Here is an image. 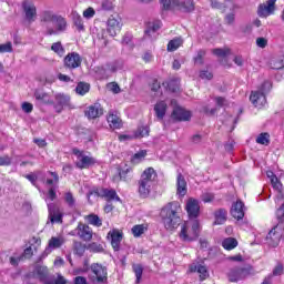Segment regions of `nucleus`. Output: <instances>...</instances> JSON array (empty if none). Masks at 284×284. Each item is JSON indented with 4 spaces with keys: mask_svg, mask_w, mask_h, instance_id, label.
Returning a JSON list of instances; mask_svg holds the SVG:
<instances>
[{
    "mask_svg": "<svg viewBox=\"0 0 284 284\" xmlns=\"http://www.w3.org/2000/svg\"><path fill=\"white\" fill-rule=\"evenodd\" d=\"M160 217L165 230H176L181 223V203L176 201L169 202L161 209Z\"/></svg>",
    "mask_w": 284,
    "mask_h": 284,
    "instance_id": "nucleus-1",
    "label": "nucleus"
},
{
    "mask_svg": "<svg viewBox=\"0 0 284 284\" xmlns=\"http://www.w3.org/2000/svg\"><path fill=\"white\" fill-rule=\"evenodd\" d=\"M156 181V171L153 168H148L143 171L140 180L138 181V192L141 199H148L152 187H154V182Z\"/></svg>",
    "mask_w": 284,
    "mask_h": 284,
    "instance_id": "nucleus-2",
    "label": "nucleus"
},
{
    "mask_svg": "<svg viewBox=\"0 0 284 284\" xmlns=\"http://www.w3.org/2000/svg\"><path fill=\"white\" fill-rule=\"evenodd\" d=\"M199 234H201V223L199 220H190L182 225L180 239L187 243H192V241L199 239Z\"/></svg>",
    "mask_w": 284,
    "mask_h": 284,
    "instance_id": "nucleus-3",
    "label": "nucleus"
},
{
    "mask_svg": "<svg viewBox=\"0 0 284 284\" xmlns=\"http://www.w3.org/2000/svg\"><path fill=\"white\" fill-rule=\"evenodd\" d=\"M254 274H256L254 267L247 264L242 267L231 268L227 277L230 283H239V281H245V278H247L248 276H254Z\"/></svg>",
    "mask_w": 284,
    "mask_h": 284,
    "instance_id": "nucleus-4",
    "label": "nucleus"
},
{
    "mask_svg": "<svg viewBox=\"0 0 284 284\" xmlns=\"http://www.w3.org/2000/svg\"><path fill=\"white\" fill-rule=\"evenodd\" d=\"M272 90V82L265 81L260 91H253L250 97V101L253 103L255 108H263L265 103H267V99L265 98V94Z\"/></svg>",
    "mask_w": 284,
    "mask_h": 284,
    "instance_id": "nucleus-5",
    "label": "nucleus"
},
{
    "mask_svg": "<svg viewBox=\"0 0 284 284\" xmlns=\"http://www.w3.org/2000/svg\"><path fill=\"white\" fill-rule=\"evenodd\" d=\"M91 274L89 275V280L91 283H108V267L94 263L90 266Z\"/></svg>",
    "mask_w": 284,
    "mask_h": 284,
    "instance_id": "nucleus-6",
    "label": "nucleus"
},
{
    "mask_svg": "<svg viewBox=\"0 0 284 284\" xmlns=\"http://www.w3.org/2000/svg\"><path fill=\"white\" fill-rule=\"evenodd\" d=\"M72 152L75 156H78L75 165L79 168V170H88L89 168H92V165H97V159L85 155L83 151L73 149Z\"/></svg>",
    "mask_w": 284,
    "mask_h": 284,
    "instance_id": "nucleus-7",
    "label": "nucleus"
},
{
    "mask_svg": "<svg viewBox=\"0 0 284 284\" xmlns=\"http://www.w3.org/2000/svg\"><path fill=\"white\" fill-rule=\"evenodd\" d=\"M52 23L55 28L47 27L45 34L48 37H52V34H60V32H65L68 29V21H65V18L61 16L55 17V20H53Z\"/></svg>",
    "mask_w": 284,
    "mask_h": 284,
    "instance_id": "nucleus-8",
    "label": "nucleus"
},
{
    "mask_svg": "<svg viewBox=\"0 0 284 284\" xmlns=\"http://www.w3.org/2000/svg\"><path fill=\"white\" fill-rule=\"evenodd\" d=\"M185 210L187 212L190 221H197L199 214H201V205L197 200L190 197L186 201Z\"/></svg>",
    "mask_w": 284,
    "mask_h": 284,
    "instance_id": "nucleus-9",
    "label": "nucleus"
},
{
    "mask_svg": "<svg viewBox=\"0 0 284 284\" xmlns=\"http://www.w3.org/2000/svg\"><path fill=\"white\" fill-rule=\"evenodd\" d=\"M82 62L83 59H81V55L77 52L68 53L63 60L64 68H68L69 70H77V68H81Z\"/></svg>",
    "mask_w": 284,
    "mask_h": 284,
    "instance_id": "nucleus-10",
    "label": "nucleus"
},
{
    "mask_svg": "<svg viewBox=\"0 0 284 284\" xmlns=\"http://www.w3.org/2000/svg\"><path fill=\"white\" fill-rule=\"evenodd\" d=\"M22 10L29 23L37 21V7L34 6L33 1H30V0L22 1Z\"/></svg>",
    "mask_w": 284,
    "mask_h": 284,
    "instance_id": "nucleus-11",
    "label": "nucleus"
},
{
    "mask_svg": "<svg viewBox=\"0 0 284 284\" xmlns=\"http://www.w3.org/2000/svg\"><path fill=\"white\" fill-rule=\"evenodd\" d=\"M55 103L53 105L55 112L61 114L63 112V108H70V97L63 93H58L54 95Z\"/></svg>",
    "mask_w": 284,
    "mask_h": 284,
    "instance_id": "nucleus-12",
    "label": "nucleus"
},
{
    "mask_svg": "<svg viewBox=\"0 0 284 284\" xmlns=\"http://www.w3.org/2000/svg\"><path fill=\"white\" fill-rule=\"evenodd\" d=\"M276 0H267L265 3L258 6L257 14L262 18H267L270 14H274Z\"/></svg>",
    "mask_w": 284,
    "mask_h": 284,
    "instance_id": "nucleus-13",
    "label": "nucleus"
},
{
    "mask_svg": "<svg viewBox=\"0 0 284 284\" xmlns=\"http://www.w3.org/2000/svg\"><path fill=\"white\" fill-rule=\"evenodd\" d=\"M171 119H173V121H190L192 113L181 106H175L171 113Z\"/></svg>",
    "mask_w": 284,
    "mask_h": 284,
    "instance_id": "nucleus-14",
    "label": "nucleus"
},
{
    "mask_svg": "<svg viewBox=\"0 0 284 284\" xmlns=\"http://www.w3.org/2000/svg\"><path fill=\"white\" fill-rule=\"evenodd\" d=\"M173 7L181 12H194V0H173Z\"/></svg>",
    "mask_w": 284,
    "mask_h": 284,
    "instance_id": "nucleus-15",
    "label": "nucleus"
},
{
    "mask_svg": "<svg viewBox=\"0 0 284 284\" xmlns=\"http://www.w3.org/2000/svg\"><path fill=\"white\" fill-rule=\"evenodd\" d=\"M48 210L49 221H51V223H63V214L54 203L48 204Z\"/></svg>",
    "mask_w": 284,
    "mask_h": 284,
    "instance_id": "nucleus-16",
    "label": "nucleus"
},
{
    "mask_svg": "<svg viewBox=\"0 0 284 284\" xmlns=\"http://www.w3.org/2000/svg\"><path fill=\"white\" fill-rule=\"evenodd\" d=\"M106 121L112 130H121L123 128V120L115 111H110Z\"/></svg>",
    "mask_w": 284,
    "mask_h": 284,
    "instance_id": "nucleus-17",
    "label": "nucleus"
},
{
    "mask_svg": "<svg viewBox=\"0 0 284 284\" xmlns=\"http://www.w3.org/2000/svg\"><path fill=\"white\" fill-rule=\"evenodd\" d=\"M231 215L233 219H236V221H242L245 216V204H243V201L239 200L232 205Z\"/></svg>",
    "mask_w": 284,
    "mask_h": 284,
    "instance_id": "nucleus-18",
    "label": "nucleus"
},
{
    "mask_svg": "<svg viewBox=\"0 0 284 284\" xmlns=\"http://www.w3.org/2000/svg\"><path fill=\"white\" fill-rule=\"evenodd\" d=\"M78 236L81 241H92L93 232L92 229L88 226V224L79 223L78 224Z\"/></svg>",
    "mask_w": 284,
    "mask_h": 284,
    "instance_id": "nucleus-19",
    "label": "nucleus"
},
{
    "mask_svg": "<svg viewBox=\"0 0 284 284\" xmlns=\"http://www.w3.org/2000/svg\"><path fill=\"white\" fill-rule=\"evenodd\" d=\"M106 26H108L106 30L111 37H116V33L121 32V21L114 18V16H111L108 19Z\"/></svg>",
    "mask_w": 284,
    "mask_h": 284,
    "instance_id": "nucleus-20",
    "label": "nucleus"
},
{
    "mask_svg": "<svg viewBox=\"0 0 284 284\" xmlns=\"http://www.w3.org/2000/svg\"><path fill=\"white\" fill-rule=\"evenodd\" d=\"M98 196L105 199V201H121L114 189H100L97 192Z\"/></svg>",
    "mask_w": 284,
    "mask_h": 284,
    "instance_id": "nucleus-21",
    "label": "nucleus"
},
{
    "mask_svg": "<svg viewBox=\"0 0 284 284\" xmlns=\"http://www.w3.org/2000/svg\"><path fill=\"white\" fill-rule=\"evenodd\" d=\"M108 236H111V245L114 252H119L121 250V241H123V233L113 230L109 232Z\"/></svg>",
    "mask_w": 284,
    "mask_h": 284,
    "instance_id": "nucleus-22",
    "label": "nucleus"
},
{
    "mask_svg": "<svg viewBox=\"0 0 284 284\" xmlns=\"http://www.w3.org/2000/svg\"><path fill=\"white\" fill-rule=\"evenodd\" d=\"M283 236V229L278 227V224L275 225L267 234L266 239L267 241H272L273 245H278L281 242V239Z\"/></svg>",
    "mask_w": 284,
    "mask_h": 284,
    "instance_id": "nucleus-23",
    "label": "nucleus"
},
{
    "mask_svg": "<svg viewBox=\"0 0 284 284\" xmlns=\"http://www.w3.org/2000/svg\"><path fill=\"white\" fill-rule=\"evenodd\" d=\"M102 114L103 108L99 103H94L85 110V116H88V119H99Z\"/></svg>",
    "mask_w": 284,
    "mask_h": 284,
    "instance_id": "nucleus-24",
    "label": "nucleus"
},
{
    "mask_svg": "<svg viewBox=\"0 0 284 284\" xmlns=\"http://www.w3.org/2000/svg\"><path fill=\"white\" fill-rule=\"evenodd\" d=\"M176 194H179V196H185L187 194V182L181 173L178 174Z\"/></svg>",
    "mask_w": 284,
    "mask_h": 284,
    "instance_id": "nucleus-25",
    "label": "nucleus"
},
{
    "mask_svg": "<svg viewBox=\"0 0 284 284\" xmlns=\"http://www.w3.org/2000/svg\"><path fill=\"white\" fill-rule=\"evenodd\" d=\"M57 14L50 10L42 11L40 16V21L43 23V26L48 29L50 28V23H54V20L57 19Z\"/></svg>",
    "mask_w": 284,
    "mask_h": 284,
    "instance_id": "nucleus-26",
    "label": "nucleus"
},
{
    "mask_svg": "<svg viewBox=\"0 0 284 284\" xmlns=\"http://www.w3.org/2000/svg\"><path fill=\"white\" fill-rule=\"evenodd\" d=\"M190 272H197L200 274V281H205L210 276V272H207V266L203 264H192L190 266Z\"/></svg>",
    "mask_w": 284,
    "mask_h": 284,
    "instance_id": "nucleus-27",
    "label": "nucleus"
},
{
    "mask_svg": "<svg viewBox=\"0 0 284 284\" xmlns=\"http://www.w3.org/2000/svg\"><path fill=\"white\" fill-rule=\"evenodd\" d=\"M154 112L156 115L158 121H163L165 118V112H168V103L165 101H159L154 105Z\"/></svg>",
    "mask_w": 284,
    "mask_h": 284,
    "instance_id": "nucleus-28",
    "label": "nucleus"
},
{
    "mask_svg": "<svg viewBox=\"0 0 284 284\" xmlns=\"http://www.w3.org/2000/svg\"><path fill=\"white\" fill-rule=\"evenodd\" d=\"M34 98L37 101H40L41 103H44L45 105H54V101L50 99V94H48L43 90H36L34 91Z\"/></svg>",
    "mask_w": 284,
    "mask_h": 284,
    "instance_id": "nucleus-29",
    "label": "nucleus"
},
{
    "mask_svg": "<svg viewBox=\"0 0 284 284\" xmlns=\"http://www.w3.org/2000/svg\"><path fill=\"white\" fill-rule=\"evenodd\" d=\"M214 216V225H223L227 221V211L225 209H219L215 211Z\"/></svg>",
    "mask_w": 284,
    "mask_h": 284,
    "instance_id": "nucleus-30",
    "label": "nucleus"
},
{
    "mask_svg": "<svg viewBox=\"0 0 284 284\" xmlns=\"http://www.w3.org/2000/svg\"><path fill=\"white\" fill-rule=\"evenodd\" d=\"M131 232L135 239H139V236H142V234H145L148 232V226L144 224H136L131 229Z\"/></svg>",
    "mask_w": 284,
    "mask_h": 284,
    "instance_id": "nucleus-31",
    "label": "nucleus"
},
{
    "mask_svg": "<svg viewBox=\"0 0 284 284\" xmlns=\"http://www.w3.org/2000/svg\"><path fill=\"white\" fill-rule=\"evenodd\" d=\"M267 176L271 179V183L274 190H277L278 192H283V184L281 183V181H278V178L274 175L273 172L267 173Z\"/></svg>",
    "mask_w": 284,
    "mask_h": 284,
    "instance_id": "nucleus-32",
    "label": "nucleus"
},
{
    "mask_svg": "<svg viewBox=\"0 0 284 284\" xmlns=\"http://www.w3.org/2000/svg\"><path fill=\"white\" fill-rule=\"evenodd\" d=\"M181 45H183V40L181 38H175L168 43V51L174 52V51L179 50V48H181Z\"/></svg>",
    "mask_w": 284,
    "mask_h": 284,
    "instance_id": "nucleus-33",
    "label": "nucleus"
},
{
    "mask_svg": "<svg viewBox=\"0 0 284 284\" xmlns=\"http://www.w3.org/2000/svg\"><path fill=\"white\" fill-rule=\"evenodd\" d=\"M239 245V241H236V239L234 237H229V239H225L223 242H222V247H224V250H234V247H237Z\"/></svg>",
    "mask_w": 284,
    "mask_h": 284,
    "instance_id": "nucleus-34",
    "label": "nucleus"
},
{
    "mask_svg": "<svg viewBox=\"0 0 284 284\" xmlns=\"http://www.w3.org/2000/svg\"><path fill=\"white\" fill-rule=\"evenodd\" d=\"M73 252L78 256H83V254H85V244H83L80 241H74L73 242Z\"/></svg>",
    "mask_w": 284,
    "mask_h": 284,
    "instance_id": "nucleus-35",
    "label": "nucleus"
},
{
    "mask_svg": "<svg viewBox=\"0 0 284 284\" xmlns=\"http://www.w3.org/2000/svg\"><path fill=\"white\" fill-rule=\"evenodd\" d=\"M77 94H80L81 97L88 94L90 92V84L85 82H79L77 88H75Z\"/></svg>",
    "mask_w": 284,
    "mask_h": 284,
    "instance_id": "nucleus-36",
    "label": "nucleus"
},
{
    "mask_svg": "<svg viewBox=\"0 0 284 284\" xmlns=\"http://www.w3.org/2000/svg\"><path fill=\"white\" fill-rule=\"evenodd\" d=\"M87 221H88V223H90V225H94L95 227H101V225H103V222L97 214L88 215Z\"/></svg>",
    "mask_w": 284,
    "mask_h": 284,
    "instance_id": "nucleus-37",
    "label": "nucleus"
},
{
    "mask_svg": "<svg viewBox=\"0 0 284 284\" xmlns=\"http://www.w3.org/2000/svg\"><path fill=\"white\" fill-rule=\"evenodd\" d=\"M63 243H65L63 237H51L49 241V247H52L53 250H59V247H61Z\"/></svg>",
    "mask_w": 284,
    "mask_h": 284,
    "instance_id": "nucleus-38",
    "label": "nucleus"
},
{
    "mask_svg": "<svg viewBox=\"0 0 284 284\" xmlns=\"http://www.w3.org/2000/svg\"><path fill=\"white\" fill-rule=\"evenodd\" d=\"M51 50L55 52V54H59V57H63L65 54V48H63L61 42H54L51 45Z\"/></svg>",
    "mask_w": 284,
    "mask_h": 284,
    "instance_id": "nucleus-39",
    "label": "nucleus"
},
{
    "mask_svg": "<svg viewBox=\"0 0 284 284\" xmlns=\"http://www.w3.org/2000/svg\"><path fill=\"white\" fill-rule=\"evenodd\" d=\"M133 272L135 274V283H141V278L143 276V266L141 264H133Z\"/></svg>",
    "mask_w": 284,
    "mask_h": 284,
    "instance_id": "nucleus-40",
    "label": "nucleus"
},
{
    "mask_svg": "<svg viewBox=\"0 0 284 284\" xmlns=\"http://www.w3.org/2000/svg\"><path fill=\"white\" fill-rule=\"evenodd\" d=\"M73 23L79 32H83V30H85V26H83V18H81V16H73Z\"/></svg>",
    "mask_w": 284,
    "mask_h": 284,
    "instance_id": "nucleus-41",
    "label": "nucleus"
},
{
    "mask_svg": "<svg viewBox=\"0 0 284 284\" xmlns=\"http://www.w3.org/2000/svg\"><path fill=\"white\" fill-rule=\"evenodd\" d=\"M87 250H89V252H93V253L104 252L103 244H99L97 242L90 243L88 245Z\"/></svg>",
    "mask_w": 284,
    "mask_h": 284,
    "instance_id": "nucleus-42",
    "label": "nucleus"
},
{
    "mask_svg": "<svg viewBox=\"0 0 284 284\" xmlns=\"http://www.w3.org/2000/svg\"><path fill=\"white\" fill-rule=\"evenodd\" d=\"M284 274V265L283 262H277V264L275 265V267L272 271V274H270L271 276H283Z\"/></svg>",
    "mask_w": 284,
    "mask_h": 284,
    "instance_id": "nucleus-43",
    "label": "nucleus"
},
{
    "mask_svg": "<svg viewBox=\"0 0 284 284\" xmlns=\"http://www.w3.org/2000/svg\"><path fill=\"white\" fill-rule=\"evenodd\" d=\"M256 143L260 145H270V133H261L256 138Z\"/></svg>",
    "mask_w": 284,
    "mask_h": 284,
    "instance_id": "nucleus-44",
    "label": "nucleus"
},
{
    "mask_svg": "<svg viewBox=\"0 0 284 284\" xmlns=\"http://www.w3.org/2000/svg\"><path fill=\"white\" fill-rule=\"evenodd\" d=\"M145 156H148V151L142 150V151L135 153L131 161H132V163L138 164L141 161H143L145 159Z\"/></svg>",
    "mask_w": 284,
    "mask_h": 284,
    "instance_id": "nucleus-45",
    "label": "nucleus"
},
{
    "mask_svg": "<svg viewBox=\"0 0 284 284\" xmlns=\"http://www.w3.org/2000/svg\"><path fill=\"white\" fill-rule=\"evenodd\" d=\"M110 72H116L123 69V62L121 60H116L108 65Z\"/></svg>",
    "mask_w": 284,
    "mask_h": 284,
    "instance_id": "nucleus-46",
    "label": "nucleus"
},
{
    "mask_svg": "<svg viewBox=\"0 0 284 284\" xmlns=\"http://www.w3.org/2000/svg\"><path fill=\"white\" fill-rule=\"evenodd\" d=\"M64 201L69 205V207H74V205H77V200H74V195H72V192H67L64 194Z\"/></svg>",
    "mask_w": 284,
    "mask_h": 284,
    "instance_id": "nucleus-47",
    "label": "nucleus"
},
{
    "mask_svg": "<svg viewBox=\"0 0 284 284\" xmlns=\"http://www.w3.org/2000/svg\"><path fill=\"white\" fill-rule=\"evenodd\" d=\"M10 52H14V49L12 48V42L0 44V54H6Z\"/></svg>",
    "mask_w": 284,
    "mask_h": 284,
    "instance_id": "nucleus-48",
    "label": "nucleus"
},
{
    "mask_svg": "<svg viewBox=\"0 0 284 284\" xmlns=\"http://www.w3.org/2000/svg\"><path fill=\"white\" fill-rule=\"evenodd\" d=\"M211 6L215 10H221L222 12H225V2H223V0H211Z\"/></svg>",
    "mask_w": 284,
    "mask_h": 284,
    "instance_id": "nucleus-49",
    "label": "nucleus"
},
{
    "mask_svg": "<svg viewBox=\"0 0 284 284\" xmlns=\"http://www.w3.org/2000/svg\"><path fill=\"white\" fill-rule=\"evenodd\" d=\"M160 3L163 8V10H174L176 7H174V0H160Z\"/></svg>",
    "mask_w": 284,
    "mask_h": 284,
    "instance_id": "nucleus-50",
    "label": "nucleus"
},
{
    "mask_svg": "<svg viewBox=\"0 0 284 284\" xmlns=\"http://www.w3.org/2000/svg\"><path fill=\"white\" fill-rule=\"evenodd\" d=\"M212 53L223 59L230 54V49H213Z\"/></svg>",
    "mask_w": 284,
    "mask_h": 284,
    "instance_id": "nucleus-51",
    "label": "nucleus"
},
{
    "mask_svg": "<svg viewBox=\"0 0 284 284\" xmlns=\"http://www.w3.org/2000/svg\"><path fill=\"white\" fill-rule=\"evenodd\" d=\"M135 136H150V126H140L135 133Z\"/></svg>",
    "mask_w": 284,
    "mask_h": 284,
    "instance_id": "nucleus-52",
    "label": "nucleus"
},
{
    "mask_svg": "<svg viewBox=\"0 0 284 284\" xmlns=\"http://www.w3.org/2000/svg\"><path fill=\"white\" fill-rule=\"evenodd\" d=\"M106 88L110 92H113V94H119V92H121V87H119V83L116 82H110L106 84Z\"/></svg>",
    "mask_w": 284,
    "mask_h": 284,
    "instance_id": "nucleus-53",
    "label": "nucleus"
},
{
    "mask_svg": "<svg viewBox=\"0 0 284 284\" xmlns=\"http://www.w3.org/2000/svg\"><path fill=\"white\" fill-rule=\"evenodd\" d=\"M276 219L278 221V225H281V223H284V204H282L281 207L277 209Z\"/></svg>",
    "mask_w": 284,
    "mask_h": 284,
    "instance_id": "nucleus-54",
    "label": "nucleus"
},
{
    "mask_svg": "<svg viewBox=\"0 0 284 284\" xmlns=\"http://www.w3.org/2000/svg\"><path fill=\"white\" fill-rule=\"evenodd\" d=\"M168 88H169L170 92H179V81L170 80L168 82Z\"/></svg>",
    "mask_w": 284,
    "mask_h": 284,
    "instance_id": "nucleus-55",
    "label": "nucleus"
},
{
    "mask_svg": "<svg viewBox=\"0 0 284 284\" xmlns=\"http://www.w3.org/2000/svg\"><path fill=\"white\" fill-rule=\"evenodd\" d=\"M161 29V21H155L152 26L149 27V30L145 31V34H150V32H156Z\"/></svg>",
    "mask_w": 284,
    "mask_h": 284,
    "instance_id": "nucleus-56",
    "label": "nucleus"
},
{
    "mask_svg": "<svg viewBox=\"0 0 284 284\" xmlns=\"http://www.w3.org/2000/svg\"><path fill=\"white\" fill-rule=\"evenodd\" d=\"M12 165V158L8 155L0 156V166Z\"/></svg>",
    "mask_w": 284,
    "mask_h": 284,
    "instance_id": "nucleus-57",
    "label": "nucleus"
},
{
    "mask_svg": "<svg viewBox=\"0 0 284 284\" xmlns=\"http://www.w3.org/2000/svg\"><path fill=\"white\" fill-rule=\"evenodd\" d=\"M203 112H204V114H206V116H214V114H216V112H219V109L217 108L210 109L209 105H204Z\"/></svg>",
    "mask_w": 284,
    "mask_h": 284,
    "instance_id": "nucleus-58",
    "label": "nucleus"
},
{
    "mask_svg": "<svg viewBox=\"0 0 284 284\" xmlns=\"http://www.w3.org/2000/svg\"><path fill=\"white\" fill-rule=\"evenodd\" d=\"M51 174L52 179L47 180V185H54V183H59V174L57 172H49Z\"/></svg>",
    "mask_w": 284,
    "mask_h": 284,
    "instance_id": "nucleus-59",
    "label": "nucleus"
},
{
    "mask_svg": "<svg viewBox=\"0 0 284 284\" xmlns=\"http://www.w3.org/2000/svg\"><path fill=\"white\" fill-rule=\"evenodd\" d=\"M33 255H34V252H32V246H29L23 251L22 255L20 256H22V260H23V258H32Z\"/></svg>",
    "mask_w": 284,
    "mask_h": 284,
    "instance_id": "nucleus-60",
    "label": "nucleus"
},
{
    "mask_svg": "<svg viewBox=\"0 0 284 284\" xmlns=\"http://www.w3.org/2000/svg\"><path fill=\"white\" fill-rule=\"evenodd\" d=\"M215 103L219 108H225V105H227V100L223 97H216Z\"/></svg>",
    "mask_w": 284,
    "mask_h": 284,
    "instance_id": "nucleus-61",
    "label": "nucleus"
},
{
    "mask_svg": "<svg viewBox=\"0 0 284 284\" xmlns=\"http://www.w3.org/2000/svg\"><path fill=\"white\" fill-rule=\"evenodd\" d=\"M235 19H236V17L234 16V13H229L225 16L224 21H225L226 26H233Z\"/></svg>",
    "mask_w": 284,
    "mask_h": 284,
    "instance_id": "nucleus-62",
    "label": "nucleus"
},
{
    "mask_svg": "<svg viewBox=\"0 0 284 284\" xmlns=\"http://www.w3.org/2000/svg\"><path fill=\"white\" fill-rule=\"evenodd\" d=\"M22 110H23V112H26L27 114H30V112H32V110H34V106H33L32 103H30V102H23V103H22Z\"/></svg>",
    "mask_w": 284,
    "mask_h": 284,
    "instance_id": "nucleus-63",
    "label": "nucleus"
},
{
    "mask_svg": "<svg viewBox=\"0 0 284 284\" xmlns=\"http://www.w3.org/2000/svg\"><path fill=\"white\" fill-rule=\"evenodd\" d=\"M257 48H267V39L265 38H257L256 39Z\"/></svg>",
    "mask_w": 284,
    "mask_h": 284,
    "instance_id": "nucleus-64",
    "label": "nucleus"
}]
</instances>
